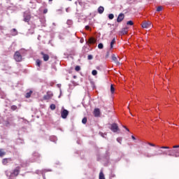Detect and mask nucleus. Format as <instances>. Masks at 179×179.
<instances>
[{"label": "nucleus", "mask_w": 179, "mask_h": 179, "mask_svg": "<svg viewBox=\"0 0 179 179\" xmlns=\"http://www.w3.org/2000/svg\"><path fill=\"white\" fill-rule=\"evenodd\" d=\"M158 148L160 149H166V150H159L160 152L158 154H155V156L164 155V156H169V157L174 156V157H179L178 150H176V149H178L179 145H173V149H171L170 147L169 146H161Z\"/></svg>", "instance_id": "nucleus-1"}, {"label": "nucleus", "mask_w": 179, "mask_h": 179, "mask_svg": "<svg viewBox=\"0 0 179 179\" xmlns=\"http://www.w3.org/2000/svg\"><path fill=\"white\" fill-rule=\"evenodd\" d=\"M13 57L16 62H22V57L20 51H16Z\"/></svg>", "instance_id": "nucleus-2"}, {"label": "nucleus", "mask_w": 179, "mask_h": 179, "mask_svg": "<svg viewBox=\"0 0 179 179\" xmlns=\"http://www.w3.org/2000/svg\"><path fill=\"white\" fill-rule=\"evenodd\" d=\"M54 96V94L51 91H48L46 94L43 96V100H51Z\"/></svg>", "instance_id": "nucleus-3"}, {"label": "nucleus", "mask_w": 179, "mask_h": 179, "mask_svg": "<svg viewBox=\"0 0 179 179\" xmlns=\"http://www.w3.org/2000/svg\"><path fill=\"white\" fill-rule=\"evenodd\" d=\"M21 169L22 168L20 166L15 167V169L11 173V175H13V177H17L19 176V173H20Z\"/></svg>", "instance_id": "nucleus-4"}, {"label": "nucleus", "mask_w": 179, "mask_h": 179, "mask_svg": "<svg viewBox=\"0 0 179 179\" xmlns=\"http://www.w3.org/2000/svg\"><path fill=\"white\" fill-rule=\"evenodd\" d=\"M31 19V15H30V13H24V22L29 24Z\"/></svg>", "instance_id": "nucleus-5"}, {"label": "nucleus", "mask_w": 179, "mask_h": 179, "mask_svg": "<svg viewBox=\"0 0 179 179\" xmlns=\"http://www.w3.org/2000/svg\"><path fill=\"white\" fill-rule=\"evenodd\" d=\"M68 115H69V111L66 109H63L61 111V117L63 118V120H65L67 118Z\"/></svg>", "instance_id": "nucleus-6"}, {"label": "nucleus", "mask_w": 179, "mask_h": 179, "mask_svg": "<svg viewBox=\"0 0 179 179\" xmlns=\"http://www.w3.org/2000/svg\"><path fill=\"white\" fill-rule=\"evenodd\" d=\"M110 130L113 132H118L120 131V128H118V124L117 123H113L111 124Z\"/></svg>", "instance_id": "nucleus-7"}, {"label": "nucleus", "mask_w": 179, "mask_h": 179, "mask_svg": "<svg viewBox=\"0 0 179 179\" xmlns=\"http://www.w3.org/2000/svg\"><path fill=\"white\" fill-rule=\"evenodd\" d=\"M143 29H150L152 27V22H144L141 24Z\"/></svg>", "instance_id": "nucleus-8"}, {"label": "nucleus", "mask_w": 179, "mask_h": 179, "mask_svg": "<svg viewBox=\"0 0 179 179\" xmlns=\"http://www.w3.org/2000/svg\"><path fill=\"white\" fill-rule=\"evenodd\" d=\"M118 57H117L115 55H112V61L116 64V65H121V63L118 61Z\"/></svg>", "instance_id": "nucleus-9"}, {"label": "nucleus", "mask_w": 179, "mask_h": 179, "mask_svg": "<svg viewBox=\"0 0 179 179\" xmlns=\"http://www.w3.org/2000/svg\"><path fill=\"white\" fill-rule=\"evenodd\" d=\"M41 55H42L43 59L45 61V62H47V61L50 59V55L44 53V52H41Z\"/></svg>", "instance_id": "nucleus-10"}, {"label": "nucleus", "mask_w": 179, "mask_h": 179, "mask_svg": "<svg viewBox=\"0 0 179 179\" xmlns=\"http://www.w3.org/2000/svg\"><path fill=\"white\" fill-rule=\"evenodd\" d=\"M124 17H125V15H124V13L119 14L117 18V23H121V22L124 20Z\"/></svg>", "instance_id": "nucleus-11"}, {"label": "nucleus", "mask_w": 179, "mask_h": 179, "mask_svg": "<svg viewBox=\"0 0 179 179\" xmlns=\"http://www.w3.org/2000/svg\"><path fill=\"white\" fill-rule=\"evenodd\" d=\"M41 157L40 154H38V152H34L32 154V159L36 162V159H39V157Z\"/></svg>", "instance_id": "nucleus-12"}, {"label": "nucleus", "mask_w": 179, "mask_h": 179, "mask_svg": "<svg viewBox=\"0 0 179 179\" xmlns=\"http://www.w3.org/2000/svg\"><path fill=\"white\" fill-rule=\"evenodd\" d=\"M9 162H12V159L11 158H4L2 160V163H3V164H4V166H6V164L8 163H9Z\"/></svg>", "instance_id": "nucleus-13"}, {"label": "nucleus", "mask_w": 179, "mask_h": 179, "mask_svg": "<svg viewBox=\"0 0 179 179\" xmlns=\"http://www.w3.org/2000/svg\"><path fill=\"white\" fill-rule=\"evenodd\" d=\"M94 117H100V109L99 108L94 109Z\"/></svg>", "instance_id": "nucleus-14"}, {"label": "nucleus", "mask_w": 179, "mask_h": 179, "mask_svg": "<svg viewBox=\"0 0 179 179\" xmlns=\"http://www.w3.org/2000/svg\"><path fill=\"white\" fill-rule=\"evenodd\" d=\"M31 94H33L32 90H30L29 92H27L25 94L26 99H30V97L31 96Z\"/></svg>", "instance_id": "nucleus-15"}, {"label": "nucleus", "mask_w": 179, "mask_h": 179, "mask_svg": "<svg viewBox=\"0 0 179 179\" xmlns=\"http://www.w3.org/2000/svg\"><path fill=\"white\" fill-rule=\"evenodd\" d=\"M103 12H104V7L99 6L98 8V13H100V15H101V13H103Z\"/></svg>", "instance_id": "nucleus-16"}, {"label": "nucleus", "mask_w": 179, "mask_h": 179, "mask_svg": "<svg viewBox=\"0 0 179 179\" xmlns=\"http://www.w3.org/2000/svg\"><path fill=\"white\" fill-rule=\"evenodd\" d=\"M120 33L122 35L127 34L128 33V28H124Z\"/></svg>", "instance_id": "nucleus-17"}, {"label": "nucleus", "mask_w": 179, "mask_h": 179, "mask_svg": "<svg viewBox=\"0 0 179 179\" xmlns=\"http://www.w3.org/2000/svg\"><path fill=\"white\" fill-rule=\"evenodd\" d=\"M88 43L90 44H94V43H96V41L94 40V38H90Z\"/></svg>", "instance_id": "nucleus-18"}, {"label": "nucleus", "mask_w": 179, "mask_h": 179, "mask_svg": "<svg viewBox=\"0 0 179 179\" xmlns=\"http://www.w3.org/2000/svg\"><path fill=\"white\" fill-rule=\"evenodd\" d=\"M5 155H6V152H5L3 149H0V157H3Z\"/></svg>", "instance_id": "nucleus-19"}, {"label": "nucleus", "mask_w": 179, "mask_h": 179, "mask_svg": "<svg viewBox=\"0 0 179 179\" xmlns=\"http://www.w3.org/2000/svg\"><path fill=\"white\" fill-rule=\"evenodd\" d=\"M115 43V38H113L110 42V48H113L114 47Z\"/></svg>", "instance_id": "nucleus-20"}, {"label": "nucleus", "mask_w": 179, "mask_h": 179, "mask_svg": "<svg viewBox=\"0 0 179 179\" xmlns=\"http://www.w3.org/2000/svg\"><path fill=\"white\" fill-rule=\"evenodd\" d=\"M99 179H106V178L104 177V173H103V171H101L99 173Z\"/></svg>", "instance_id": "nucleus-21"}, {"label": "nucleus", "mask_w": 179, "mask_h": 179, "mask_svg": "<svg viewBox=\"0 0 179 179\" xmlns=\"http://www.w3.org/2000/svg\"><path fill=\"white\" fill-rule=\"evenodd\" d=\"M36 62V66H38V67L41 66V60L37 59Z\"/></svg>", "instance_id": "nucleus-22"}, {"label": "nucleus", "mask_w": 179, "mask_h": 179, "mask_svg": "<svg viewBox=\"0 0 179 179\" xmlns=\"http://www.w3.org/2000/svg\"><path fill=\"white\" fill-rule=\"evenodd\" d=\"M114 92H115V89L114 88V85H110V92L113 94H114Z\"/></svg>", "instance_id": "nucleus-23"}, {"label": "nucleus", "mask_w": 179, "mask_h": 179, "mask_svg": "<svg viewBox=\"0 0 179 179\" xmlns=\"http://www.w3.org/2000/svg\"><path fill=\"white\" fill-rule=\"evenodd\" d=\"M10 109L13 111H15V110H17V106L16 105H13V106H11Z\"/></svg>", "instance_id": "nucleus-24"}, {"label": "nucleus", "mask_w": 179, "mask_h": 179, "mask_svg": "<svg viewBox=\"0 0 179 179\" xmlns=\"http://www.w3.org/2000/svg\"><path fill=\"white\" fill-rule=\"evenodd\" d=\"M163 10V6H159L157 8V12H162Z\"/></svg>", "instance_id": "nucleus-25"}, {"label": "nucleus", "mask_w": 179, "mask_h": 179, "mask_svg": "<svg viewBox=\"0 0 179 179\" xmlns=\"http://www.w3.org/2000/svg\"><path fill=\"white\" fill-rule=\"evenodd\" d=\"M12 32H13V36H17V30H16V29H13Z\"/></svg>", "instance_id": "nucleus-26"}, {"label": "nucleus", "mask_w": 179, "mask_h": 179, "mask_svg": "<svg viewBox=\"0 0 179 179\" xmlns=\"http://www.w3.org/2000/svg\"><path fill=\"white\" fill-rule=\"evenodd\" d=\"M103 48H104V45H103V43H99L98 45V48H99V50H103Z\"/></svg>", "instance_id": "nucleus-27"}, {"label": "nucleus", "mask_w": 179, "mask_h": 179, "mask_svg": "<svg viewBox=\"0 0 179 179\" xmlns=\"http://www.w3.org/2000/svg\"><path fill=\"white\" fill-rule=\"evenodd\" d=\"M108 19H110V20H113V19H114V14H109Z\"/></svg>", "instance_id": "nucleus-28"}, {"label": "nucleus", "mask_w": 179, "mask_h": 179, "mask_svg": "<svg viewBox=\"0 0 179 179\" xmlns=\"http://www.w3.org/2000/svg\"><path fill=\"white\" fill-rule=\"evenodd\" d=\"M86 122H87V118L83 117V120H82V123L83 124H86Z\"/></svg>", "instance_id": "nucleus-29"}, {"label": "nucleus", "mask_w": 179, "mask_h": 179, "mask_svg": "<svg viewBox=\"0 0 179 179\" xmlns=\"http://www.w3.org/2000/svg\"><path fill=\"white\" fill-rule=\"evenodd\" d=\"M75 71H76V72H79V71H80V66H76L75 67Z\"/></svg>", "instance_id": "nucleus-30"}, {"label": "nucleus", "mask_w": 179, "mask_h": 179, "mask_svg": "<svg viewBox=\"0 0 179 179\" xmlns=\"http://www.w3.org/2000/svg\"><path fill=\"white\" fill-rule=\"evenodd\" d=\"M127 24H129V25H130V26H134V22H132V21H128L127 22Z\"/></svg>", "instance_id": "nucleus-31"}, {"label": "nucleus", "mask_w": 179, "mask_h": 179, "mask_svg": "<svg viewBox=\"0 0 179 179\" xmlns=\"http://www.w3.org/2000/svg\"><path fill=\"white\" fill-rule=\"evenodd\" d=\"M50 108H51L52 110H55V108H56L55 104L52 103V104L50 105Z\"/></svg>", "instance_id": "nucleus-32"}, {"label": "nucleus", "mask_w": 179, "mask_h": 179, "mask_svg": "<svg viewBox=\"0 0 179 179\" xmlns=\"http://www.w3.org/2000/svg\"><path fill=\"white\" fill-rule=\"evenodd\" d=\"M92 73L94 76H96V75H97V71L96 70H93L92 71Z\"/></svg>", "instance_id": "nucleus-33"}, {"label": "nucleus", "mask_w": 179, "mask_h": 179, "mask_svg": "<svg viewBox=\"0 0 179 179\" xmlns=\"http://www.w3.org/2000/svg\"><path fill=\"white\" fill-rule=\"evenodd\" d=\"M87 59H93V56L92 55H89L88 56H87Z\"/></svg>", "instance_id": "nucleus-34"}, {"label": "nucleus", "mask_w": 179, "mask_h": 179, "mask_svg": "<svg viewBox=\"0 0 179 179\" xmlns=\"http://www.w3.org/2000/svg\"><path fill=\"white\" fill-rule=\"evenodd\" d=\"M85 30H90V27L89 25L85 26Z\"/></svg>", "instance_id": "nucleus-35"}, {"label": "nucleus", "mask_w": 179, "mask_h": 179, "mask_svg": "<svg viewBox=\"0 0 179 179\" xmlns=\"http://www.w3.org/2000/svg\"><path fill=\"white\" fill-rule=\"evenodd\" d=\"M148 145H149L150 146H152V147L156 146V145H155V144H153V143H148Z\"/></svg>", "instance_id": "nucleus-36"}, {"label": "nucleus", "mask_w": 179, "mask_h": 179, "mask_svg": "<svg viewBox=\"0 0 179 179\" xmlns=\"http://www.w3.org/2000/svg\"><path fill=\"white\" fill-rule=\"evenodd\" d=\"M48 12V10L47 8L43 10V13L45 14Z\"/></svg>", "instance_id": "nucleus-37"}, {"label": "nucleus", "mask_w": 179, "mask_h": 179, "mask_svg": "<svg viewBox=\"0 0 179 179\" xmlns=\"http://www.w3.org/2000/svg\"><path fill=\"white\" fill-rule=\"evenodd\" d=\"M131 139H133V141H136V138H135L134 136H131Z\"/></svg>", "instance_id": "nucleus-38"}, {"label": "nucleus", "mask_w": 179, "mask_h": 179, "mask_svg": "<svg viewBox=\"0 0 179 179\" xmlns=\"http://www.w3.org/2000/svg\"><path fill=\"white\" fill-rule=\"evenodd\" d=\"M123 127L125 128L126 131H128V132H129V129L127 128V127L125 126H123Z\"/></svg>", "instance_id": "nucleus-39"}, {"label": "nucleus", "mask_w": 179, "mask_h": 179, "mask_svg": "<svg viewBox=\"0 0 179 179\" xmlns=\"http://www.w3.org/2000/svg\"><path fill=\"white\" fill-rule=\"evenodd\" d=\"M108 55H110V54L108 53V52H107L106 55V58H108Z\"/></svg>", "instance_id": "nucleus-40"}, {"label": "nucleus", "mask_w": 179, "mask_h": 179, "mask_svg": "<svg viewBox=\"0 0 179 179\" xmlns=\"http://www.w3.org/2000/svg\"><path fill=\"white\" fill-rule=\"evenodd\" d=\"M73 78H74V79H76V76H73Z\"/></svg>", "instance_id": "nucleus-41"}, {"label": "nucleus", "mask_w": 179, "mask_h": 179, "mask_svg": "<svg viewBox=\"0 0 179 179\" xmlns=\"http://www.w3.org/2000/svg\"><path fill=\"white\" fill-rule=\"evenodd\" d=\"M120 138H117V141H118Z\"/></svg>", "instance_id": "nucleus-42"}, {"label": "nucleus", "mask_w": 179, "mask_h": 179, "mask_svg": "<svg viewBox=\"0 0 179 179\" xmlns=\"http://www.w3.org/2000/svg\"><path fill=\"white\" fill-rule=\"evenodd\" d=\"M50 1H52V0H49Z\"/></svg>", "instance_id": "nucleus-43"}, {"label": "nucleus", "mask_w": 179, "mask_h": 179, "mask_svg": "<svg viewBox=\"0 0 179 179\" xmlns=\"http://www.w3.org/2000/svg\"><path fill=\"white\" fill-rule=\"evenodd\" d=\"M69 1H72V0H69Z\"/></svg>", "instance_id": "nucleus-44"}]
</instances>
